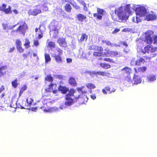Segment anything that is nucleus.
Instances as JSON below:
<instances>
[{
  "label": "nucleus",
  "mask_w": 157,
  "mask_h": 157,
  "mask_svg": "<svg viewBox=\"0 0 157 157\" xmlns=\"http://www.w3.org/2000/svg\"><path fill=\"white\" fill-rule=\"evenodd\" d=\"M57 42L61 47H66L67 46V43L65 39L64 38H59L57 40Z\"/></svg>",
  "instance_id": "13"
},
{
  "label": "nucleus",
  "mask_w": 157,
  "mask_h": 157,
  "mask_svg": "<svg viewBox=\"0 0 157 157\" xmlns=\"http://www.w3.org/2000/svg\"><path fill=\"white\" fill-rule=\"evenodd\" d=\"M88 38V36L85 33H82V34L80 39L78 40L79 42L82 43L85 41H86Z\"/></svg>",
  "instance_id": "26"
},
{
  "label": "nucleus",
  "mask_w": 157,
  "mask_h": 157,
  "mask_svg": "<svg viewBox=\"0 0 157 157\" xmlns=\"http://www.w3.org/2000/svg\"><path fill=\"white\" fill-rule=\"evenodd\" d=\"M136 14L140 17L144 16L147 13L146 8L143 6L137 7L135 10Z\"/></svg>",
  "instance_id": "5"
},
{
  "label": "nucleus",
  "mask_w": 157,
  "mask_h": 157,
  "mask_svg": "<svg viewBox=\"0 0 157 157\" xmlns=\"http://www.w3.org/2000/svg\"><path fill=\"white\" fill-rule=\"evenodd\" d=\"M58 53V54L61 55L63 54V51L60 48H58L57 50Z\"/></svg>",
  "instance_id": "58"
},
{
  "label": "nucleus",
  "mask_w": 157,
  "mask_h": 157,
  "mask_svg": "<svg viewBox=\"0 0 157 157\" xmlns=\"http://www.w3.org/2000/svg\"><path fill=\"white\" fill-rule=\"evenodd\" d=\"M153 41H154V44H157V35H155L154 33Z\"/></svg>",
  "instance_id": "55"
},
{
  "label": "nucleus",
  "mask_w": 157,
  "mask_h": 157,
  "mask_svg": "<svg viewBox=\"0 0 157 157\" xmlns=\"http://www.w3.org/2000/svg\"><path fill=\"white\" fill-rule=\"evenodd\" d=\"M86 86L87 88L90 89H94L96 88V86L93 84L90 83H87Z\"/></svg>",
  "instance_id": "42"
},
{
  "label": "nucleus",
  "mask_w": 157,
  "mask_h": 157,
  "mask_svg": "<svg viewBox=\"0 0 157 157\" xmlns=\"http://www.w3.org/2000/svg\"><path fill=\"white\" fill-rule=\"evenodd\" d=\"M59 91H60L63 94H65L67 91H69V89L65 86H63L60 85L58 88Z\"/></svg>",
  "instance_id": "19"
},
{
  "label": "nucleus",
  "mask_w": 157,
  "mask_h": 157,
  "mask_svg": "<svg viewBox=\"0 0 157 157\" xmlns=\"http://www.w3.org/2000/svg\"><path fill=\"white\" fill-rule=\"evenodd\" d=\"M113 19L115 21H118V19L117 17V16L116 15V13L114 14H113L112 16Z\"/></svg>",
  "instance_id": "54"
},
{
  "label": "nucleus",
  "mask_w": 157,
  "mask_h": 157,
  "mask_svg": "<svg viewBox=\"0 0 157 157\" xmlns=\"http://www.w3.org/2000/svg\"><path fill=\"white\" fill-rule=\"evenodd\" d=\"M56 61L58 63H62L63 60L62 57L59 55H55L54 56Z\"/></svg>",
  "instance_id": "32"
},
{
  "label": "nucleus",
  "mask_w": 157,
  "mask_h": 157,
  "mask_svg": "<svg viewBox=\"0 0 157 157\" xmlns=\"http://www.w3.org/2000/svg\"><path fill=\"white\" fill-rule=\"evenodd\" d=\"M30 41L29 39L26 38L25 40V43L24 44V45L25 46V48L28 49L30 47Z\"/></svg>",
  "instance_id": "35"
},
{
  "label": "nucleus",
  "mask_w": 157,
  "mask_h": 157,
  "mask_svg": "<svg viewBox=\"0 0 157 157\" xmlns=\"http://www.w3.org/2000/svg\"><path fill=\"white\" fill-rule=\"evenodd\" d=\"M127 14L128 13L124 11L119 10L117 12V15L119 19L122 21L124 20H126L128 19V16Z\"/></svg>",
  "instance_id": "7"
},
{
  "label": "nucleus",
  "mask_w": 157,
  "mask_h": 157,
  "mask_svg": "<svg viewBox=\"0 0 157 157\" xmlns=\"http://www.w3.org/2000/svg\"><path fill=\"white\" fill-rule=\"evenodd\" d=\"M16 48L20 53H22L24 51V49L22 48V46L17 47Z\"/></svg>",
  "instance_id": "51"
},
{
  "label": "nucleus",
  "mask_w": 157,
  "mask_h": 157,
  "mask_svg": "<svg viewBox=\"0 0 157 157\" xmlns=\"http://www.w3.org/2000/svg\"><path fill=\"white\" fill-rule=\"evenodd\" d=\"M144 51H143L142 52L144 54L146 53H152L157 51V47H154L152 45L149 44L144 48Z\"/></svg>",
  "instance_id": "6"
},
{
  "label": "nucleus",
  "mask_w": 157,
  "mask_h": 157,
  "mask_svg": "<svg viewBox=\"0 0 157 157\" xmlns=\"http://www.w3.org/2000/svg\"><path fill=\"white\" fill-rule=\"evenodd\" d=\"M27 87L26 85H25L22 86L20 89L19 92V95H21L23 92L27 89Z\"/></svg>",
  "instance_id": "38"
},
{
  "label": "nucleus",
  "mask_w": 157,
  "mask_h": 157,
  "mask_svg": "<svg viewBox=\"0 0 157 157\" xmlns=\"http://www.w3.org/2000/svg\"><path fill=\"white\" fill-rule=\"evenodd\" d=\"M146 61L144 60V59L143 58L141 57L139 59H137L136 61L133 60H132L131 62V64L132 65H133L134 64L137 66H140L141 65V63L142 62L144 63Z\"/></svg>",
  "instance_id": "12"
},
{
  "label": "nucleus",
  "mask_w": 157,
  "mask_h": 157,
  "mask_svg": "<svg viewBox=\"0 0 157 157\" xmlns=\"http://www.w3.org/2000/svg\"><path fill=\"white\" fill-rule=\"evenodd\" d=\"M145 19L147 21H153L157 19V16L155 14L152 12L147 15Z\"/></svg>",
  "instance_id": "14"
},
{
  "label": "nucleus",
  "mask_w": 157,
  "mask_h": 157,
  "mask_svg": "<svg viewBox=\"0 0 157 157\" xmlns=\"http://www.w3.org/2000/svg\"><path fill=\"white\" fill-rule=\"evenodd\" d=\"M72 1H74L73 0H65V2L70 3L71 4L72 6L76 10H80L81 9L80 7L78 5L77 3H75L74 4H72Z\"/></svg>",
  "instance_id": "21"
},
{
  "label": "nucleus",
  "mask_w": 157,
  "mask_h": 157,
  "mask_svg": "<svg viewBox=\"0 0 157 157\" xmlns=\"http://www.w3.org/2000/svg\"><path fill=\"white\" fill-rule=\"evenodd\" d=\"M133 81L132 84H138L141 82L142 79L139 76L134 75L133 77Z\"/></svg>",
  "instance_id": "17"
},
{
  "label": "nucleus",
  "mask_w": 157,
  "mask_h": 157,
  "mask_svg": "<svg viewBox=\"0 0 157 157\" xmlns=\"http://www.w3.org/2000/svg\"><path fill=\"white\" fill-rule=\"evenodd\" d=\"M102 42L103 43L107 45L112 46H113V44L111 43L109 41H108L106 40H102Z\"/></svg>",
  "instance_id": "49"
},
{
  "label": "nucleus",
  "mask_w": 157,
  "mask_h": 157,
  "mask_svg": "<svg viewBox=\"0 0 157 157\" xmlns=\"http://www.w3.org/2000/svg\"><path fill=\"white\" fill-rule=\"evenodd\" d=\"M7 70V66L6 65L0 67V77L3 76L6 74Z\"/></svg>",
  "instance_id": "20"
},
{
  "label": "nucleus",
  "mask_w": 157,
  "mask_h": 157,
  "mask_svg": "<svg viewBox=\"0 0 157 157\" xmlns=\"http://www.w3.org/2000/svg\"><path fill=\"white\" fill-rule=\"evenodd\" d=\"M15 44L16 48L22 46V42L21 40L19 39H17L16 40Z\"/></svg>",
  "instance_id": "46"
},
{
  "label": "nucleus",
  "mask_w": 157,
  "mask_h": 157,
  "mask_svg": "<svg viewBox=\"0 0 157 157\" xmlns=\"http://www.w3.org/2000/svg\"><path fill=\"white\" fill-rule=\"evenodd\" d=\"M45 80L49 82H52L53 81V78L51 76V75H47L46 77L45 78Z\"/></svg>",
  "instance_id": "40"
},
{
  "label": "nucleus",
  "mask_w": 157,
  "mask_h": 157,
  "mask_svg": "<svg viewBox=\"0 0 157 157\" xmlns=\"http://www.w3.org/2000/svg\"><path fill=\"white\" fill-rule=\"evenodd\" d=\"M56 87V84H54L52 82L49 84L47 87L45 88V90L47 92H51L54 89V88Z\"/></svg>",
  "instance_id": "15"
},
{
  "label": "nucleus",
  "mask_w": 157,
  "mask_h": 157,
  "mask_svg": "<svg viewBox=\"0 0 157 157\" xmlns=\"http://www.w3.org/2000/svg\"><path fill=\"white\" fill-rule=\"evenodd\" d=\"M131 8L130 4H127L125 7L124 11L128 14H130L131 13Z\"/></svg>",
  "instance_id": "33"
},
{
  "label": "nucleus",
  "mask_w": 157,
  "mask_h": 157,
  "mask_svg": "<svg viewBox=\"0 0 157 157\" xmlns=\"http://www.w3.org/2000/svg\"><path fill=\"white\" fill-rule=\"evenodd\" d=\"M64 8L65 11L67 13L71 12L72 9V7L70 3H66L64 6Z\"/></svg>",
  "instance_id": "25"
},
{
  "label": "nucleus",
  "mask_w": 157,
  "mask_h": 157,
  "mask_svg": "<svg viewBox=\"0 0 157 157\" xmlns=\"http://www.w3.org/2000/svg\"><path fill=\"white\" fill-rule=\"evenodd\" d=\"M19 25L17 28V30L20 33L25 35L26 30L28 29V27L25 22L23 20H20L17 24L16 26Z\"/></svg>",
  "instance_id": "2"
},
{
  "label": "nucleus",
  "mask_w": 157,
  "mask_h": 157,
  "mask_svg": "<svg viewBox=\"0 0 157 157\" xmlns=\"http://www.w3.org/2000/svg\"><path fill=\"white\" fill-rule=\"evenodd\" d=\"M50 29L53 31V37L56 38L58 37V35L59 34V29L57 28V27L55 25H51L50 26Z\"/></svg>",
  "instance_id": "11"
},
{
  "label": "nucleus",
  "mask_w": 157,
  "mask_h": 157,
  "mask_svg": "<svg viewBox=\"0 0 157 157\" xmlns=\"http://www.w3.org/2000/svg\"><path fill=\"white\" fill-rule=\"evenodd\" d=\"M105 52L104 53L103 55L106 56H109L110 53L111 51L109 50V49H105Z\"/></svg>",
  "instance_id": "48"
},
{
  "label": "nucleus",
  "mask_w": 157,
  "mask_h": 157,
  "mask_svg": "<svg viewBox=\"0 0 157 157\" xmlns=\"http://www.w3.org/2000/svg\"><path fill=\"white\" fill-rule=\"evenodd\" d=\"M132 21L134 22L138 23L141 20L139 17H136L135 18V17H133L132 19Z\"/></svg>",
  "instance_id": "50"
},
{
  "label": "nucleus",
  "mask_w": 157,
  "mask_h": 157,
  "mask_svg": "<svg viewBox=\"0 0 157 157\" xmlns=\"http://www.w3.org/2000/svg\"><path fill=\"white\" fill-rule=\"evenodd\" d=\"M121 71H123V73L124 75L125 74L127 75H130L132 73V70L131 68L125 67L121 69Z\"/></svg>",
  "instance_id": "18"
},
{
  "label": "nucleus",
  "mask_w": 157,
  "mask_h": 157,
  "mask_svg": "<svg viewBox=\"0 0 157 157\" xmlns=\"http://www.w3.org/2000/svg\"><path fill=\"white\" fill-rule=\"evenodd\" d=\"M69 92L66 95V96L71 97V96H74V94L75 92V90L74 89H71L69 90Z\"/></svg>",
  "instance_id": "36"
},
{
  "label": "nucleus",
  "mask_w": 157,
  "mask_h": 157,
  "mask_svg": "<svg viewBox=\"0 0 157 157\" xmlns=\"http://www.w3.org/2000/svg\"><path fill=\"white\" fill-rule=\"evenodd\" d=\"M93 74L96 75L97 74L101 76H107L108 75H109V73H105L104 71H93L92 73Z\"/></svg>",
  "instance_id": "31"
},
{
  "label": "nucleus",
  "mask_w": 157,
  "mask_h": 157,
  "mask_svg": "<svg viewBox=\"0 0 157 157\" xmlns=\"http://www.w3.org/2000/svg\"><path fill=\"white\" fill-rule=\"evenodd\" d=\"M90 50L92 49H93V48H94L95 49V50L100 52H102L103 50L102 48L99 46L92 45L90 47Z\"/></svg>",
  "instance_id": "27"
},
{
  "label": "nucleus",
  "mask_w": 157,
  "mask_h": 157,
  "mask_svg": "<svg viewBox=\"0 0 157 157\" xmlns=\"http://www.w3.org/2000/svg\"><path fill=\"white\" fill-rule=\"evenodd\" d=\"M3 29L5 30H9L13 29L16 26V25H13L10 26L8 25L7 24H3L2 25Z\"/></svg>",
  "instance_id": "30"
},
{
  "label": "nucleus",
  "mask_w": 157,
  "mask_h": 157,
  "mask_svg": "<svg viewBox=\"0 0 157 157\" xmlns=\"http://www.w3.org/2000/svg\"><path fill=\"white\" fill-rule=\"evenodd\" d=\"M124 82L126 85L128 86H130L131 84H132L133 81L132 80L131 77L130 75L125 76L124 77Z\"/></svg>",
  "instance_id": "16"
},
{
  "label": "nucleus",
  "mask_w": 157,
  "mask_h": 157,
  "mask_svg": "<svg viewBox=\"0 0 157 157\" xmlns=\"http://www.w3.org/2000/svg\"><path fill=\"white\" fill-rule=\"evenodd\" d=\"M5 90V88L3 85L0 86V94Z\"/></svg>",
  "instance_id": "57"
},
{
  "label": "nucleus",
  "mask_w": 157,
  "mask_h": 157,
  "mask_svg": "<svg viewBox=\"0 0 157 157\" xmlns=\"http://www.w3.org/2000/svg\"><path fill=\"white\" fill-rule=\"evenodd\" d=\"M136 73L138 74L139 73H144L147 69V67H142L134 69Z\"/></svg>",
  "instance_id": "23"
},
{
  "label": "nucleus",
  "mask_w": 157,
  "mask_h": 157,
  "mask_svg": "<svg viewBox=\"0 0 157 157\" xmlns=\"http://www.w3.org/2000/svg\"><path fill=\"white\" fill-rule=\"evenodd\" d=\"M120 44L121 45L124 46L125 47H128V44L125 41H121L120 42Z\"/></svg>",
  "instance_id": "53"
},
{
  "label": "nucleus",
  "mask_w": 157,
  "mask_h": 157,
  "mask_svg": "<svg viewBox=\"0 0 157 157\" xmlns=\"http://www.w3.org/2000/svg\"><path fill=\"white\" fill-rule=\"evenodd\" d=\"M44 58L45 59V62L47 63L51 60L50 55L48 53L44 54Z\"/></svg>",
  "instance_id": "41"
},
{
  "label": "nucleus",
  "mask_w": 157,
  "mask_h": 157,
  "mask_svg": "<svg viewBox=\"0 0 157 157\" xmlns=\"http://www.w3.org/2000/svg\"><path fill=\"white\" fill-rule=\"evenodd\" d=\"M48 46L52 48H55L56 47L55 43L53 41H50L48 43Z\"/></svg>",
  "instance_id": "47"
},
{
  "label": "nucleus",
  "mask_w": 157,
  "mask_h": 157,
  "mask_svg": "<svg viewBox=\"0 0 157 157\" xmlns=\"http://www.w3.org/2000/svg\"><path fill=\"white\" fill-rule=\"evenodd\" d=\"M90 97L93 100L95 99L96 98L95 94L91 95Z\"/></svg>",
  "instance_id": "64"
},
{
  "label": "nucleus",
  "mask_w": 157,
  "mask_h": 157,
  "mask_svg": "<svg viewBox=\"0 0 157 157\" xmlns=\"http://www.w3.org/2000/svg\"><path fill=\"white\" fill-rule=\"evenodd\" d=\"M79 96L80 95H78L77 97H75L73 99L71 97L66 96L65 99L66 101L65 102V105L69 106L72 105L75 102H77L78 101H80L82 104H84L87 101L88 99L87 97L85 96H83L82 95H80L82 97H83V99L82 98H80Z\"/></svg>",
  "instance_id": "1"
},
{
  "label": "nucleus",
  "mask_w": 157,
  "mask_h": 157,
  "mask_svg": "<svg viewBox=\"0 0 157 157\" xmlns=\"http://www.w3.org/2000/svg\"><path fill=\"white\" fill-rule=\"evenodd\" d=\"M100 65L102 67L105 69H108L111 67V66L110 64L105 63H100Z\"/></svg>",
  "instance_id": "37"
},
{
  "label": "nucleus",
  "mask_w": 157,
  "mask_h": 157,
  "mask_svg": "<svg viewBox=\"0 0 157 157\" xmlns=\"http://www.w3.org/2000/svg\"><path fill=\"white\" fill-rule=\"evenodd\" d=\"M84 88V87H78L77 88V91H81V93L79 95H80V96H79V98H82V99H83V97H82V96H80V95H84V96H86V97H87V96L84 94H86L87 93V91L86 90H82V89H83V88Z\"/></svg>",
  "instance_id": "28"
},
{
  "label": "nucleus",
  "mask_w": 157,
  "mask_h": 157,
  "mask_svg": "<svg viewBox=\"0 0 157 157\" xmlns=\"http://www.w3.org/2000/svg\"><path fill=\"white\" fill-rule=\"evenodd\" d=\"M143 58L145 60H150L151 59V57L148 56H143Z\"/></svg>",
  "instance_id": "59"
},
{
  "label": "nucleus",
  "mask_w": 157,
  "mask_h": 157,
  "mask_svg": "<svg viewBox=\"0 0 157 157\" xmlns=\"http://www.w3.org/2000/svg\"><path fill=\"white\" fill-rule=\"evenodd\" d=\"M41 10L38 8H35L33 9H30L29 10L28 13L29 15L36 16L41 13Z\"/></svg>",
  "instance_id": "10"
},
{
  "label": "nucleus",
  "mask_w": 157,
  "mask_h": 157,
  "mask_svg": "<svg viewBox=\"0 0 157 157\" xmlns=\"http://www.w3.org/2000/svg\"><path fill=\"white\" fill-rule=\"evenodd\" d=\"M40 109H42V110L44 112H52L53 110V109L52 108H49L47 109H45L44 108V107H41L40 108Z\"/></svg>",
  "instance_id": "44"
},
{
  "label": "nucleus",
  "mask_w": 157,
  "mask_h": 157,
  "mask_svg": "<svg viewBox=\"0 0 157 157\" xmlns=\"http://www.w3.org/2000/svg\"><path fill=\"white\" fill-rule=\"evenodd\" d=\"M103 53L102 52H94L93 55L95 56L100 57L103 56Z\"/></svg>",
  "instance_id": "45"
},
{
  "label": "nucleus",
  "mask_w": 157,
  "mask_h": 157,
  "mask_svg": "<svg viewBox=\"0 0 157 157\" xmlns=\"http://www.w3.org/2000/svg\"><path fill=\"white\" fill-rule=\"evenodd\" d=\"M33 100L31 98H28L26 100V101H25V105H21L18 103L17 105V102L16 103L17 106V107L21 108V109H30V106L32 104V103L33 102Z\"/></svg>",
  "instance_id": "4"
},
{
  "label": "nucleus",
  "mask_w": 157,
  "mask_h": 157,
  "mask_svg": "<svg viewBox=\"0 0 157 157\" xmlns=\"http://www.w3.org/2000/svg\"><path fill=\"white\" fill-rule=\"evenodd\" d=\"M86 17L81 13H79L77 15V18L79 21L82 22L84 20L86 19Z\"/></svg>",
  "instance_id": "29"
},
{
  "label": "nucleus",
  "mask_w": 157,
  "mask_h": 157,
  "mask_svg": "<svg viewBox=\"0 0 157 157\" xmlns=\"http://www.w3.org/2000/svg\"><path fill=\"white\" fill-rule=\"evenodd\" d=\"M12 86L14 88H16L17 87L18 83L17 78L15 79L11 82Z\"/></svg>",
  "instance_id": "39"
},
{
  "label": "nucleus",
  "mask_w": 157,
  "mask_h": 157,
  "mask_svg": "<svg viewBox=\"0 0 157 157\" xmlns=\"http://www.w3.org/2000/svg\"><path fill=\"white\" fill-rule=\"evenodd\" d=\"M97 13H94V17L98 20H101L102 19V16L104 14V10L99 8H97Z\"/></svg>",
  "instance_id": "8"
},
{
  "label": "nucleus",
  "mask_w": 157,
  "mask_h": 157,
  "mask_svg": "<svg viewBox=\"0 0 157 157\" xmlns=\"http://www.w3.org/2000/svg\"><path fill=\"white\" fill-rule=\"evenodd\" d=\"M154 32L152 31H149L146 33L144 41L147 44H151L153 42Z\"/></svg>",
  "instance_id": "3"
},
{
  "label": "nucleus",
  "mask_w": 157,
  "mask_h": 157,
  "mask_svg": "<svg viewBox=\"0 0 157 157\" xmlns=\"http://www.w3.org/2000/svg\"><path fill=\"white\" fill-rule=\"evenodd\" d=\"M15 49V47H13L12 48H10L9 50L8 51V52L9 53H10L13 52Z\"/></svg>",
  "instance_id": "62"
},
{
  "label": "nucleus",
  "mask_w": 157,
  "mask_h": 157,
  "mask_svg": "<svg viewBox=\"0 0 157 157\" xmlns=\"http://www.w3.org/2000/svg\"><path fill=\"white\" fill-rule=\"evenodd\" d=\"M147 79L149 82H151L156 80L155 76L154 75H150L147 77Z\"/></svg>",
  "instance_id": "34"
},
{
  "label": "nucleus",
  "mask_w": 157,
  "mask_h": 157,
  "mask_svg": "<svg viewBox=\"0 0 157 157\" xmlns=\"http://www.w3.org/2000/svg\"><path fill=\"white\" fill-rule=\"evenodd\" d=\"M77 1L82 5L85 6V3L83 0H77Z\"/></svg>",
  "instance_id": "60"
},
{
  "label": "nucleus",
  "mask_w": 157,
  "mask_h": 157,
  "mask_svg": "<svg viewBox=\"0 0 157 157\" xmlns=\"http://www.w3.org/2000/svg\"><path fill=\"white\" fill-rule=\"evenodd\" d=\"M69 83L72 86L75 87L77 85L76 81L75 78L71 77L68 80Z\"/></svg>",
  "instance_id": "22"
},
{
  "label": "nucleus",
  "mask_w": 157,
  "mask_h": 157,
  "mask_svg": "<svg viewBox=\"0 0 157 157\" xmlns=\"http://www.w3.org/2000/svg\"><path fill=\"white\" fill-rule=\"evenodd\" d=\"M6 5L3 4L2 6H0V11L4 12L6 14H11L12 11L11 10V7L10 6H8V8H6Z\"/></svg>",
  "instance_id": "9"
},
{
  "label": "nucleus",
  "mask_w": 157,
  "mask_h": 157,
  "mask_svg": "<svg viewBox=\"0 0 157 157\" xmlns=\"http://www.w3.org/2000/svg\"><path fill=\"white\" fill-rule=\"evenodd\" d=\"M33 45L35 46H37L39 44V41L37 40H34L33 41Z\"/></svg>",
  "instance_id": "56"
},
{
  "label": "nucleus",
  "mask_w": 157,
  "mask_h": 157,
  "mask_svg": "<svg viewBox=\"0 0 157 157\" xmlns=\"http://www.w3.org/2000/svg\"><path fill=\"white\" fill-rule=\"evenodd\" d=\"M120 31V29H115L114 30H113L112 32V33L113 34H114L116 33H117L119 32Z\"/></svg>",
  "instance_id": "61"
},
{
  "label": "nucleus",
  "mask_w": 157,
  "mask_h": 157,
  "mask_svg": "<svg viewBox=\"0 0 157 157\" xmlns=\"http://www.w3.org/2000/svg\"><path fill=\"white\" fill-rule=\"evenodd\" d=\"M67 62L68 63H71L72 61V59L70 58H67L66 59Z\"/></svg>",
  "instance_id": "63"
},
{
  "label": "nucleus",
  "mask_w": 157,
  "mask_h": 157,
  "mask_svg": "<svg viewBox=\"0 0 157 157\" xmlns=\"http://www.w3.org/2000/svg\"><path fill=\"white\" fill-rule=\"evenodd\" d=\"M103 60L107 62H109L111 63H114V62L113 59H110L109 58H105L103 59Z\"/></svg>",
  "instance_id": "52"
},
{
  "label": "nucleus",
  "mask_w": 157,
  "mask_h": 157,
  "mask_svg": "<svg viewBox=\"0 0 157 157\" xmlns=\"http://www.w3.org/2000/svg\"><path fill=\"white\" fill-rule=\"evenodd\" d=\"M118 52L116 51H111L109 56L112 57H116L118 55Z\"/></svg>",
  "instance_id": "43"
},
{
  "label": "nucleus",
  "mask_w": 157,
  "mask_h": 157,
  "mask_svg": "<svg viewBox=\"0 0 157 157\" xmlns=\"http://www.w3.org/2000/svg\"><path fill=\"white\" fill-rule=\"evenodd\" d=\"M42 26V25H40L38 28H36L35 29V32L36 33L38 30H39V32L40 33V34H38V39H40L42 38L43 36V31H42L41 29V27Z\"/></svg>",
  "instance_id": "24"
}]
</instances>
